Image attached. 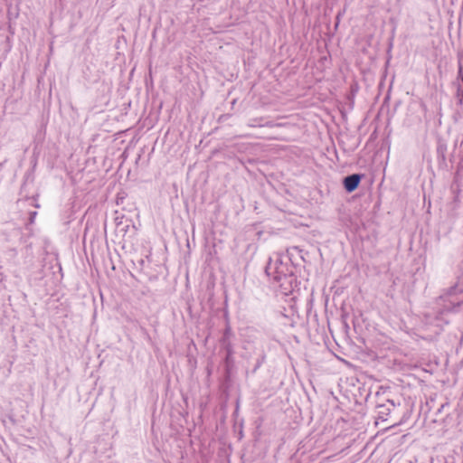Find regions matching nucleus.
Listing matches in <instances>:
<instances>
[{"mask_svg": "<svg viewBox=\"0 0 463 463\" xmlns=\"http://www.w3.org/2000/svg\"><path fill=\"white\" fill-rule=\"evenodd\" d=\"M361 181V176L359 175H352L344 179V186L349 192L354 191L357 189Z\"/></svg>", "mask_w": 463, "mask_h": 463, "instance_id": "nucleus-1", "label": "nucleus"}]
</instances>
